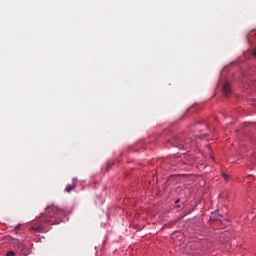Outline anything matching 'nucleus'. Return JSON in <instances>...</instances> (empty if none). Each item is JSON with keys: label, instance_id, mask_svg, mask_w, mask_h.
<instances>
[{"label": "nucleus", "instance_id": "obj_7", "mask_svg": "<svg viewBox=\"0 0 256 256\" xmlns=\"http://www.w3.org/2000/svg\"><path fill=\"white\" fill-rule=\"evenodd\" d=\"M19 247H21V249H25V244H23V243H19Z\"/></svg>", "mask_w": 256, "mask_h": 256}, {"label": "nucleus", "instance_id": "obj_5", "mask_svg": "<svg viewBox=\"0 0 256 256\" xmlns=\"http://www.w3.org/2000/svg\"><path fill=\"white\" fill-rule=\"evenodd\" d=\"M31 229L35 233H41L43 231V227H41V226L32 227Z\"/></svg>", "mask_w": 256, "mask_h": 256}, {"label": "nucleus", "instance_id": "obj_4", "mask_svg": "<svg viewBox=\"0 0 256 256\" xmlns=\"http://www.w3.org/2000/svg\"><path fill=\"white\" fill-rule=\"evenodd\" d=\"M223 91L225 95H229L231 93V86L229 85V83H225L223 85Z\"/></svg>", "mask_w": 256, "mask_h": 256}, {"label": "nucleus", "instance_id": "obj_2", "mask_svg": "<svg viewBox=\"0 0 256 256\" xmlns=\"http://www.w3.org/2000/svg\"><path fill=\"white\" fill-rule=\"evenodd\" d=\"M222 217L223 216H221V214H219V210H215V212H213L211 215L212 221H221Z\"/></svg>", "mask_w": 256, "mask_h": 256}, {"label": "nucleus", "instance_id": "obj_1", "mask_svg": "<svg viewBox=\"0 0 256 256\" xmlns=\"http://www.w3.org/2000/svg\"><path fill=\"white\" fill-rule=\"evenodd\" d=\"M48 215H42L41 220L44 223H51L52 225H57L59 221L56 219L59 217H65V210L59 209V207L52 205L46 208Z\"/></svg>", "mask_w": 256, "mask_h": 256}, {"label": "nucleus", "instance_id": "obj_6", "mask_svg": "<svg viewBox=\"0 0 256 256\" xmlns=\"http://www.w3.org/2000/svg\"><path fill=\"white\" fill-rule=\"evenodd\" d=\"M15 255V252L13 250H10L7 252L6 256H13Z\"/></svg>", "mask_w": 256, "mask_h": 256}, {"label": "nucleus", "instance_id": "obj_8", "mask_svg": "<svg viewBox=\"0 0 256 256\" xmlns=\"http://www.w3.org/2000/svg\"><path fill=\"white\" fill-rule=\"evenodd\" d=\"M223 177L226 181L229 179V176H227V174H223Z\"/></svg>", "mask_w": 256, "mask_h": 256}, {"label": "nucleus", "instance_id": "obj_9", "mask_svg": "<svg viewBox=\"0 0 256 256\" xmlns=\"http://www.w3.org/2000/svg\"><path fill=\"white\" fill-rule=\"evenodd\" d=\"M253 55H254V57H256V50H254Z\"/></svg>", "mask_w": 256, "mask_h": 256}, {"label": "nucleus", "instance_id": "obj_3", "mask_svg": "<svg viewBox=\"0 0 256 256\" xmlns=\"http://www.w3.org/2000/svg\"><path fill=\"white\" fill-rule=\"evenodd\" d=\"M76 185H77V178H74L72 184L67 186L66 192L71 193L73 189H75Z\"/></svg>", "mask_w": 256, "mask_h": 256}]
</instances>
